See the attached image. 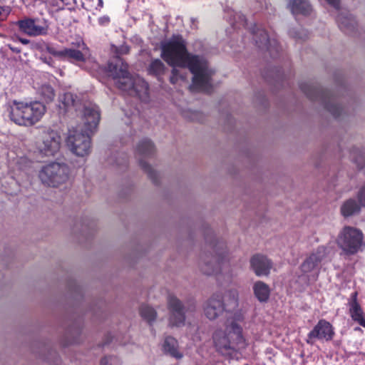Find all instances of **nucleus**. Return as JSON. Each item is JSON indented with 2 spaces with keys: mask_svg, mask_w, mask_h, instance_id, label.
<instances>
[{
  "mask_svg": "<svg viewBox=\"0 0 365 365\" xmlns=\"http://www.w3.org/2000/svg\"><path fill=\"white\" fill-rule=\"evenodd\" d=\"M162 57L173 66L170 82L176 83L179 79L185 80L184 70L188 68L192 76V88L209 92L211 89L213 71L208 66L206 59L200 56L187 52L185 41L180 36H173L162 44Z\"/></svg>",
  "mask_w": 365,
  "mask_h": 365,
  "instance_id": "f257e3e1",
  "label": "nucleus"
},
{
  "mask_svg": "<svg viewBox=\"0 0 365 365\" xmlns=\"http://www.w3.org/2000/svg\"><path fill=\"white\" fill-rule=\"evenodd\" d=\"M100 121V111L95 107H85L83 120H76L77 125L68 128L66 144L76 156L85 157L91 150V134Z\"/></svg>",
  "mask_w": 365,
  "mask_h": 365,
  "instance_id": "f03ea898",
  "label": "nucleus"
},
{
  "mask_svg": "<svg viewBox=\"0 0 365 365\" xmlns=\"http://www.w3.org/2000/svg\"><path fill=\"white\" fill-rule=\"evenodd\" d=\"M108 72L115 86L130 95L137 96L141 101H148V86L140 76L128 72V65L121 58H115L108 63Z\"/></svg>",
  "mask_w": 365,
  "mask_h": 365,
  "instance_id": "7ed1b4c3",
  "label": "nucleus"
},
{
  "mask_svg": "<svg viewBox=\"0 0 365 365\" xmlns=\"http://www.w3.org/2000/svg\"><path fill=\"white\" fill-rule=\"evenodd\" d=\"M7 110L10 119L19 125H33L38 122L46 113V106L39 101L29 103L14 101Z\"/></svg>",
  "mask_w": 365,
  "mask_h": 365,
  "instance_id": "20e7f679",
  "label": "nucleus"
},
{
  "mask_svg": "<svg viewBox=\"0 0 365 365\" xmlns=\"http://www.w3.org/2000/svg\"><path fill=\"white\" fill-rule=\"evenodd\" d=\"M300 88L310 100L320 103L334 118H339L346 113L331 91L307 83H302Z\"/></svg>",
  "mask_w": 365,
  "mask_h": 365,
  "instance_id": "39448f33",
  "label": "nucleus"
},
{
  "mask_svg": "<svg viewBox=\"0 0 365 365\" xmlns=\"http://www.w3.org/2000/svg\"><path fill=\"white\" fill-rule=\"evenodd\" d=\"M326 255L327 249L322 246L304 259L300 266L301 274L296 280L301 287L307 286L311 281L317 279L319 264Z\"/></svg>",
  "mask_w": 365,
  "mask_h": 365,
  "instance_id": "423d86ee",
  "label": "nucleus"
},
{
  "mask_svg": "<svg viewBox=\"0 0 365 365\" xmlns=\"http://www.w3.org/2000/svg\"><path fill=\"white\" fill-rule=\"evenodd\" d=\"M70 175L71 170L66 163L52 162L41 168L38 177L44 185L56 187L66 183Z\"/></svg>",
  "mask_w": 365,
  "mask_h": 365,
  "instance_id": "0eeeda50",
  "label": "nucleus"
},
{
  "mask_svg": "<svg viewBox=\"0 0 365 365\" xmlns=\"http://www.w3.org/2000/svg\"><path fill=\"white\" fill-rule=\"evenodd\" d=\"M226 256L225 244L215 239L210 244V250L202 257V272L206 274L218 273L221 269V264L226 259Z\"/></svg>",
  "mask_w": 365,
  "mask_h": 365,
  "instance_id": "6e6552de",
  "label": "nucleus"
},
{
  "mask_svg": "<svg viewBox=\"0 0 365 365\" xmlns=\"http://www.w3.org/2000/svg\"><path fill=\"white\" fill-rule=\"evenodd\" d=\"M336 242L345 254L352 255L361 250L363 234L355 227L346 226L339 232Z\"/></svg>",
  "mask_w": 365,
  "mask_h": 365,
  "instance_id": "1a4fd4ad",
  "label": "nucleus"
},
{
  "mask_svg": "<svg viewBox=\"0 0 365 365\" xmlns=\"http://www.w3.org/2000/svg\"><path fill=\"white\" fill-rule=\"evenodd\" d=\"M44 48L48 53H51L53 56L61 59L68 60L76 65L80 63H85L91 56L90 49L84 43L78 44L79 49L64 48L61 50H57L53 46L46 43L44 44Z\"/></svg>",
  "mask_w": 365,
  "mask_h": 365,
  "instance_id": "9d476101",
  "label": "nucleus"
},
{
  "mask_svg": "<svg viewBox=\"0 0 365 365\" xmlns=\"http://www.w3.org/2000/svg\"><path fill=\"white\" fill-rule=\"evenodd\" d=\"M61 137L57 131H43L36 143V150L43 156L52 157L60 150Z\"/></svg>",
  "mask_w": 365,
  "mask_h": 365,
  "instance_id": "9b49d317",
  "label": "nucleus"
},
{
  "mask_svg": "<svg viewBox=\"0 0 365 365\" xmlns=\"http://www.w3.org/2000/svg\"><path fill=\"white\" fill-rule=\"evenodd\" d=\"M60 108L65 112L69 113L73 118H76L79 121L83 120L85 107H95L99 110L96 104L88 103L83 104L78 97L72 93H65L59 96Z\"/></svg>",
  "mask_w": 365,
  "mask_h": 365,
  "instance_id": "f8f14e48",
  "label": "nucleus"
},
{
  "mask_svg": "<svg viewBox=\"0 0 365 365\" xmlns=\"http://www.w3.org/2000/svg\"><path fill=\"white\" fill-rule=\"evenodd\" d=\"M21 32L31 37L45 36L49 30V24L45 19L24 17L16 22Z\"/></svg>",
  "mask_w": 365,
  "mask_h": 365,
  "instance_id": "ddd939ff",
  "label": "nucleus"
},
{
  "mask_svg": "<svg viewBox=\"0 0 365 365\" xmlns=\"http://www.w3.org/2000/svg\"><path fill=\"white\" fill-rule=\"evenodd\" d=\"M227 331L228 335H223L222 331H216L214 334L213 339L216 347L220 350H228L232 349L233 341H240L242 340V328L236 322H232L230 325L227 326Z\"/></svg>",
  "mask_w": 365,
  "mask_h": 365,
  "instance_id": "4468645a",
  "label": "nucleus"
},
{
  "mask_svg": "<svg viewBox=\"0 0 365 365\" xmlns=\"http://www.w3.org/2000/svg\"><path fill=\"white\" fill-rule=\"evenodd\" d=\"M335 334L333 326L325 319H320L307 335V343L313 344L316 339L329 341Z\"/></svg>",
  "mask_w": 365,
  "mask_h": 365,
  "instance_id": "2eb2a0df",
  "label": "nucleus"
},
{
  "mask_svg": "<svg viewBox=\"0 0 365 365\" xmlns=\"http://www.w3.org/2000/svg\"><path fill=\"white\" fill-rule=\"evenodd\" d=\"M170 310L169 324L172 327H180L185 320L184 307L181 301L175 296L170 294L168 297Z\"/></svg>",
  "mask_w": 365,
  "mask_h": 365,
  "instance_id": "dca6fc26",
  "label": "nucleus"
},
{
  "mask_svg": "<svg viewBox=\"0 0 365 365\" xmlns=\"http://www.w3.org/2000/svg\"><path fill=\"white\" fill-rule=\"evenodd\" d=\"M221 298L220 294H214L205 302L203 310L204 314L207 319L214 320L226 310Z\"/></svg>",
  "mask_w": 365,
  "mask_h": 365,
  "instance_id": "f3484780",
  "label": "nucleus"
},
{
  "mask_svg": "<svg viewBox=\"0 0 365 365\" xmlns=\"http://www.w3.org/2000/svg\"><path fill=\"white\" fill-rule=\"evenodd\" d=\"M250 264L256 275L267 276L272 268L271 261L265 256L257 255L252 257Z\"/></svg>",
  "mask_w": 365,
  "mask_h": 365,
  "instance_id": "a211bd4d",
  "label": "nucleus"
},
{
  "mask_svg": "<svg viewBox=\"0 0 365 365\" xmlns=\"http://www.w3.org/2000/svg\"><path fill=\"white\" fill-rule=\"evenodd\" d=\"M253 38L260 49H266L271 53L274 50L278 51L277 41L274 39H269L265 30L258 29L253 34Z\"/></svg>",
  "mask_w": 365,
  "mask_h": 365,
  "instance_id": "6ab92c4d",
  "label": "nucleus"
},
{
  "mask_svg": "<svg viewBox=\"0 0 365 365\" xmlns=\"http://www.w3.org/2000/svg\"><path fill=\"white\" fill-rule=\"evenodd\" d=\"M363 206L361 202L354 198H349L341 205L340 212L341 215L345 217H349L358 215L361 211V207Z\"/></svg>",
  "mask_w": 365,
  "mask_h": 365,
  "instance_id": "aec40b11",
  "label": "nucleus"
},
{
  "mask_svg": "<svg viewBox=\"0 0 365 365\" xmlns=\"http://www.w3.org/2000/svg\"><path fill=\"white\" fill-rule=\"evenodd\" d=\"M337 22L341 30L346 33L353 32L356 27L354 17L349 14H341L337 17Z\"/></svg>",
  "mask_w": 365,
  "mask_h": 365,
  "instance_id": "412c9836",
  "label": "nucleus"
},
{
  "mask_svg": "<svg viewBox=\"0 0 365 365\" xmlns=\"http://www.w3.org/2000/svg\"><path fill=\"white\" fill-rule=\"evenodd\" d=\"M289 6L293 14L308 15L312 11V6L308 0H292Z\"/></svg>",
  "mask_w": 365,
  "mask_h": 365,
  "instance_id": "4be33fe9",
  "label": "nucleus"
},
{
  "mask_svg": "<svg viewBox=\"0 0 365 365\" xmlns=\"http://www.w3.org/2000/svg\"><path fill=\"white\" fill-rule=\"evenodd\" d=\"M238 292L234 289L227 290L223 295L221 294L225 309L230 311L236 308L238 306Z\"/></svg>",
  "mask_w": 365,
  "mask_h": 365,
  "instance_id": "5701e85b",
  "label": "nucleus"
},
{
  "mask_svg": "<svg viewBox=\"0 0 365 365\" xmlns=\"http://www.w3.org/2000/svg\"><path fill=\"white\" fill-rule=\"evenodd\" d=\"M356 293L354 294V300L350 303V314L353 320L357 322L361 326L365 327V319L364 312L361 309L359 304L356 302Z\"/></svg>",
  "mask_w": 365,
  "mask_h": 365,
  "instance_id": "b1692460",
  "label": "nucleus"
},
{
  "mask_svg": "<svg viewBox=\"0 0 365 365\" xmlns=\"http://www.w3.org/2000/svg\"><path fill=\"white\" fill-rule=\"evenodd\" d=\"M178 341L175 339L171 336L165 338L163 344V349L165 352L176 359H181L182 357V354L178 350Z\"/></svg>",
  "mask_w": 365,
  "mask_h": 365,
  "instance_id": "393cba45",
  "label": "nucleus"
},
{
  "mask_svg": "<svg viewBox=\"0 0 365 365\" xmlns=\"http://www.w3.org/2000/svg\"><path fill=\"white\" fill-rule=\"evenodd\" d=\"M254 293L257 299L261 302H267L269 297V288L267 284L263 282L258 281L255 283Z\"/></svg>",
  "mask_w": 365,
  "mask_h": 365,
  "instance_id": "a878e982",
  "label": "nucleus"
},
{
  "mask_svg": "<svg viewBox=\"0 0 365 365\" xmlns=\"http://www.w3.org/2000/svg\"><path fill=\"white\" fill-rule=\"evenodd\" d=\"M155 152L153 143L148 139H143L137 145L136 153L140 157L151 156Z\"/></svg>",
  "mask_w": 365,
  "mask_h": 365,
  "instance_id": "bb28decb",
  "label": "nucleus"
},
{
  "mask_svg": "<svg viewBox=\"0 0 365 365\" xmlns=\"http://www.w3.org/2000/svg\"><path fill=\"white\" fill-rule=\"evenodd\" d=\"M148 73L155 76H160L164 73L165 66L160 59L153 60L148 68Z\"/></svg>",
  "mask_w": 365,
  "mask_h": 365,
  "instance_id": "cd10ccee",
  "label": "nucleus"
},
{
  "mask_svg": "<svg viewBox=\"0 0 365 365\" xmlns=\"http://www.w3.org/2000/svg\"><path fill=\"white\" fill-rule=\"evenodd\" d=\"M140 314L141 317L149 323L154 322L156 318L155 310L148 305H142L140 309Z\"/></svg>",
  "mask_w": 365,
  "mask_h": 365,
  "instance_id": "c85d7f7f",
  "label": "nucleus"
},
{
  "mask_svg": "<svg viewBox=\"0 0 365 365\" xmlns=\"http://www.w3.org/2000/svg\"><path fill=\"white\" fill-rule=\"evenodd\" d=\"M39 94L47 103L51 102L55 96L53 88L48 84H43L39 88Z\"/></svg>",
  "mask_w": 365,
  "mask_h": 365,
  "instance_id": "c756f323",
  "label": "nucleus"
},
{
  "mask_svg": "<svg viewBox=\"0 0 365 365\" xmlns=\"http://www.w3.org/2000/svg\"><path fill=\"white\" fill-rule=\"evenodd\" d=\"M139 164L142 169L147 173L148 178H150L154 182H157V172L143 159L139 160Z\"/></svg>",
  "mask_w": 365,
  "mask_h": 365,
  "instance_id": "7c9ffc66",
  "label": "nucleus"
},
{
  "mask_svg": "<svg viewBox=\"0 0 365 365\" xmlns=\"http://www.w3.org/2000/svg\"><path fill=\"white\" fill-rule=\"evenodd\" d=\"M103 6V0H84L82 6L87 11L100 10Z\"/></svg>",
  "mask_w": 365,
  "mask_h": 365,
  "instance_id": "2f4dec72",
  "label": "nucleus"
},
{
  "mask_svg": "<svg viewBox=\"0 0 365 365\" xmlns=\"http://www.w3.org/2000/svg\"><path fill=\"white\" fill-rule=\"evenodd\" d=\"M357 197L361 204L365 206V185L359 191Z\"/></svg>",
  "mask_w": 365,
  "mask_h": 365,
  "instance_id": "473e14b6",
  "label": "nucleus"
},
{
  "mask_svg": "<svg viewBox=\"0 0 365 365\" xmlns=\"http://www.w3.org/2000/svg\"><path fill=\"white\" fill-rule=\"evenodd\" d=\"M115 359L113 356H105L101 360V365H113V361Z\"/></svg>",
  "mask_w": 365,
  "mask_h": 365,
  "instance_id": "72a5a7b5",
  "label": "nucleus"
},
{
  "mask_svg": "<svg viewBox=\"0 0 365 365\" xmlns=\"http://www.w3.org/2000/svg\"><path fill=\"white\" fill-rule=\"evenodd\" d=\"M236 22L245 26L246 24L245 16L242 14H237L235 16Z\"/></svg>",
  "mask_w": 365,
  "mask_h": 365,
  "instance_id": "f704fd0d",
  "label": "nucleus"
},
{
  "mask_svg": "<svg viewBox=\"0 0 365 365\" xmlns=\"http://www.w3.org/2000/svg\"><path fill=\"white\" fill-rule=\"evenodd\" d=\"M356 163L359 168H362L365 165V155H361L359 159L356 160Z\"/></svg>",
  "mask_w": 365,
  "mask_h": 365,
  "instance_id": "c9c22d12",
  "label": "nucleus"
},
{
  "mask_svg": "<svg viewBox=\"0 0 365 365\" xmlns=\"http://www.w3.org/2000/svg\"><path fill=\"white\" fill-rule=\"evenodd\" d=\"M329 5H331V6H333L334 8L335 9H339V4H340V1L339 0H325Z\"/></svg>",
  "mask_w": 365,
  "mask_h": 365,
  "instance_id": "e433bc0d",
  "label": "nucleus"
},
{
  "mask_svg": "<svg viewBox=\"0 0 365 365\" xmlns=\"http://www.w3.org/2000/svg\"><path fill=\"white\" fill-rule=\"evenodd\" d=\"M6 155H7V158H8L9 160H11V161H14L16 160V156H17L16 152L14 151V150L8 152L6 153Z\"/></svg>",
  "mask_w": 365,
  "mask_h": 365,
  "instance_id": "4c0bfd02",
  "label": "nucleus"
},
{
  "mask_svg": "<svg viewBox=\"0 0 365 365\" xmlns=\"http://www.w3.org/2000/svg\"><path fill=\"white\" fill-rule=\"evenodd\" d=\"M11 8L9 6L2 7L1 6V17L7 16L11 12Z\"/></svg>",
  "mask_w": 365,
  "mask_h": 365,
  "instance_id": "58836bf2",
  "label": "nucleus"
},
{
  "mask_svg": "<svg viewBox=\"0 0 365 365\" xmlns=\"http://www.w3.org/2000/svg\"><path fill=\"white\" fill-rule=\"evenodd\" d=\"M98 21L101 24H108L109 22V18L108 16H103L101 17Z\"/></svg>",
  "mask_w": 365,
  "mask_h": 365,
  "instance_id": "ea45409f",
  "label": "nucleus"
},
{
  "mask_svg": "<svg viewBox=\"0 0 365 365\" xmlns=\"http://www.w3.org/2000/svg\"><path fill=\"white\" fill-rule=\"evenodd\" d=\"M20 41L24 45H26V44L29 43V42H30V41L26 38H20Z\"/></svg>",
  "mask_w": 365,
  "mask_h": 365,
  "instance_id": "a19ab883",
  "label": "nucleus"
},
{
  "mask_svg": "<svg viewBox=\"0 0 365 365\" xmlns=\"http://www.w3.org/2000/svg\"><path fill=\"white\" fill-rule=\"evenodd\" d=\"M11 50H12L14 52L19 53L20 52V50L16 48L11 47L9 44L6 45Z\"/></svg>",
  "mask_w": 365,
  "mask_h": 365,
  "instance_id": "79ce46f5",
  "label": "nucleus"
},
{
  "mask_svg": "<svg viewBox=\"0 0 365 365\" xmlns=\"http://www.w3.org/2000/svg\"><path fill=\"white\" fill-rule=\"evenodd\" d=\"M60 1H62V2H63V3H64V4H68V3L66 2V1H67V0H60Z\"/></svg>",
  "mask_w": 365,
  "mask_h": 365,
  "instance_id": "37998d69",
  "label": "nucleus"
},
{
  "mask_svg": "<svg viewBox=\"0 0 365 365\" xmlns=\"http://www.w3.org/2000/svg\"><path fill=\"white\" fill-rule=\"evenodd\" d=\"M46 359L48 360V361L50 360V359L48 357H46Z\"/></svg>",
  "mask_w": 365,
  "mask_h": 365,
  "instance_id": "c03bdc74",
  "label": "nucleus"
},
{
  "mask_svg": "<svg viewBox=\"0 0 365 365\" xmlns=\"http://www.w3.org/2000/svg\"><path fill=\"white\" fill-rule=\"evenodd\" d=\"M127 51H128V49H127V48H125V50L124 51V53H126V52H127Z\"/></svg>",
  "mask_w": 365,
  "mask_h": 365,
  "instance_id": "a18cd8bd",
  "label": "nucleus"
}]
</instances>
